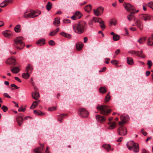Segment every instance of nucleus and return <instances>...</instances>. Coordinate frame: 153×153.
Instances as JSON below:
<instances>
[{
    "instance_id": "47",
    "label": "nucleus",
    "mask_w": 153,
    "mask_h": 153,
    "mask_svg": "<svg viewBox=\"0 0 153 153\" xmlns=\"http://www.w3.org/2000/svg\"><path fill=\"white\" fill-rule=\"evenodd\" d=\"M93 19L95 22H100V19L98 17H94L93 18Z\"/></svg>"
},
{
    "instance_id": "20",
    "label": "nucleus",
    "mask_w": 153,
    "mask_h": 153,
    "mask_svg": "<svg viewBox=\"0 0 153 153\" xmlns=\"http://www.w3.org/2000/svg\"><path fill=\"white\" fill-rule=\"evenodd\" d=\"M36 43L37 45H39L40 46L43 45L45 43V40L44 39L42 38L37 41Z\"/></svg>"
},
{
    "instance_id": "53",
    "label": "nucleus",
    "mask_w": 153,
    "mask_h": 153,
    "mask_svg": "<svg viewBox=\"0 0 153 153\" xmlns=\"http://www.w3.org/2000/svg\"><path fill=\"white\" fill-rule=\"evenodd\" d=\"M49 44L51 45H55L54 42L53 40H50L48 42Z\"/></svg>"
},
{
    "instance_id": "21",
    "label": "nucleus",
    "mask_w": 153,
    "mask_h": 153,
    "mask_svg": "<svg viewBox=\"0 0 153 153\" xmlns=\"http://www.w3.org/2000/svg\"><path fill=\"white\" fill-rule=\"evenodd\" d=\"M60 18H56L55 19L54 21L53 22V24L56 27H58L60 25Z\"/></svg>"
},
{
    "instance_id": "42",
    "label": "nucleus",
    "mask_w": 153,
    "mask_h": 153,
    "mask_svg": "<svg viewBox=\"0 0 153 153\" xmlns=\"http://www.w3.org/2000/svg\"><path fill=\"white\" fill-rule=\"evenodd\" d=\"M120 39V36L119 35L116 34L113 37V39L114 41H117L119 40Z\"/></svg>"
},
{
    "instance_id": "8",
    "label": "nucleus",
    "mask_w": 153,
    "mask_h": 153,
    "mask_svg": "<svg viewBox=\"0 0 153 153\" xmlns=\"http://www.w3.org/2000/svg\"><path fill=\"white\" fill-rule=\"evenodd\" d=\"M113 118L110 117L108 118V122H107L108 126H107V128L109 129H112L116 127V122H112Z\"/></svg>"
},
{
    "instance_id": "4",
    "label": "nucleus",
    "mask_w": 153,
    "mask_h": 153,
    "mask_svg": "<svg viewBox=\"0 0 153 153\" xmlns=\"http://www.w3.org/2000/svg\"><path fill=\"white\" fill-rule=\"evenodd\" d=\"M126 146L129 150L133 149L134 152H137L139 151V149L138 144L133 141L128 142Z\"/></svg>"
},
{
    "instance_id": "25",
    "label": "nucleus",
    "mask_w": 153,
    "mask_h": 153,
    "mask_svg": "<svg viewBox=\"0 0 153 153\" xmlns=\"http://www.w3.org/2000/svg\"><path fill=\"white\" fill-rule=\"evenodd\" d=\"M136 55L138 56L143 58H144L145 56V55L143 54L142 51H137Z\"/></svg>"
},
{
    "instance_id": "23",
    "label": "nucleus",
    "mask_w": 153,
    "mask_h": 153,
    "mask_svg": "<svg viewBox=\"0 0 153 153\" xmlns=\"http://www.w3.org/2000/svg\"><path fill=\"white\" fill-rule=\"evenodd\" d=\"M11 70L13 73L17 74L20 71V69L18 67H13Z\"/></svg>"
},
{
    "instance_id": "28",
    "label": "nucleus",
    "mask_w": 153,
    "mask_h": 153,
    "mask_svg": "<svg viewBox=\"0 0 153 153\" xmlns=\"http://www.w3.org/2000/svg\"><path fill=\"white\" fill-rule=\"evenodd\" d=\"M74 14L76 18H77V19H80L82 16V13L80 12L79 11H76L75 13H74Z\"/></svg>"
},
{
    "instance_id": "27",
    "label": "nucleus",
    "mask_w": 153,
    "mask_h": 153,
    "mask_svg": "<svg viewBox=\"0 0 153 153\" xmlns=\"http://www.w3.org/2000/svg\"><path fill=\"white\" fill-rule=\"evenodd\" d=\"M147 44L149 46L153 45V37H150L148 39Z\"/></svg>"
},
{
    "instance_id": "56",
    "label": "nucleus",
    "mask_w": 153,
    "mask_h": 153,
    "mask_svg": "<svg viewBox=\"0 0 153 153\" xmlns=\"http://www.w3.org/2000/svg\"><path fill=\"white\" fill-rule=\"evenodd\" d=\"M141 132L143 134L144 136H146L147 134L146 132L144 131L143 129H141Z\"/></svg>"
},
{
    "instance_id": "11",
    "label": "nucleus",
    "mask_w": 153,
    "mask_h": 153,
    "mask_svg": "<svg viewBox=\"0 0 153 153\" xmlns=\"http://www.w3.org/2000/svg\"><path fill=\"white\" fill-rule=\"evenodd\" d=\"M6 63L8 65H17L18 63L16 60L13 58H9L6 61Z\"/></svg>"
},
{
    "instance_id": "46",
    "label": "nucleus",
    "mask_w": 153,
    "mask_h": 153,
    "mask_svg": "<svg viewBox=\"0 0 153 153\" xmlns=\"http://www.w3.org/2000/svg\"><path fill=\"white\" fill-rule=\"evenodd\" d=\"M109 94L110 93H108L106 96V102L110 100L111 97L109 95Z\"/></svg>"
},
{
    "instance_id": "43",
    "label": "nucleus",
    "mask_w": 153,
    "mask_h": 153,
    "mask_svg": "<svg viewBox=\"0 0 153 153\" xmlns=\"http://www.w3.org/2000/svg\"><path fill=\"white\" fill-rule=\"evenodd\" d=\"M100 93L103 94L105 93V87H102L100 88L99 90Z\"/></svg>"
},
{
    "instance_id": "19",
    "label": "nucleus",
    "mask_w": 153,
    "mask_h": 153,
    "mask_svg": "<svg viewBox=\"0 0 153 153\" xmlns=\"http://www.w3.org/2000/svg\"><path fill=\"white\" fill-rule=\"evenodd\" d=\"M32 98L35 100H38L39 97V94L36 91L32 92Z\"/></svg>"
},
{
    "instance_id": "38",
    "label": "nucleus",
    "mask_w": 153,
    "mask_h": 153,
    "mask_svg": "<svg viewBox=\"0 0 153 153\" xmlns=\"http://www.w3.org/2000/svg\"><path fill=\"white\" fill-rule=\"evenodd\" d=\"M146 39V37L141 38L138 40V42L140 44H143L145 42Z\"/></svg>"
},
{
    "instance_id": "3",
    "label": "nucleus",
    "mask_w": 153,
    "mask_h": 153,
    "mask_svg": "<svg viewBox=\"0 0 153 153\" xmlns=\"http://www.w3.org/2000/svg\"><path fill=\"white\" fill-rule=\"evenodd\" d=\"M24 39L22 36L17 37L14 39L13 46L17 49L20 50L23 49L25 46L23 42Z\"/></svg>"
},
{
    "instance_id": "18",
    "label": "nucleus",
    "mask_w": 153,
    "mask_h": 153,
    "mask_svg": "<svg viewBox=\"0 0 153 153\" xmlns=\"http://www.w3.org/2000/svg\"><path fill=\"white\" fill-rule=\"evenodd\" d=\"M96 119L100 123H102L105 120V119L104 116H102L100 115H97L96 116Z\"/></svg>"
},
{
    "instance_id": "35",
    "label": "nucleus",
    "mask_w": 153,
    "mask_h": 153,
    "mask_svg": "<svg viewBox=\"0 0 153 153\" xmlns=\"http://www.w3.org/2000/svg\"><path fill=\"white\" fill-rule=\"evenodd\" d=\"M8 4V2L4 0L0 4V7H4L6 6Z\"/></svg>"
},
{
    "instance_id": "15",
    "label": "nucleus",
    "mask_w": 153,
    "mask_h": 153,
    "mask_svg": "<svg viewBox=\"0 0 153 153\" xmlns=\"http://www.w3.org/2000/svg\"><path fill=\"white\" fill-rule=\"evenodd\" d=\"M129 117L126 114H122L120 116V119L122 124L123 123H126Z\"/></svg>"
},
{
    "instance_id": "57",
    "label": "nucleus",
    "mask_w": 153,
    "mask_h": 153,
    "mask_svg": "<svg viewBox=\"0 0 153 153\" xmlns=\"http://www.w3.org/2000/svg\"><path fill=\"white\" fill-rule=\"evenodd\" d=\"M10 86L11 87H14L16 89H18L19 88V87H18L15 84H11Z\"/></svg>"
},
{
    "instance_id": "54",
    "label": "nucleus",
    "mask_w": 153,
    "mask_h": 153,
    "mask_svg": "<svg viewBox=\"0 0 153 153\" xmlns=\"http://www.w3.org/2000/svg\"><path fill=\"white\" fill-rule=\"evenodd\" d=\"M56 108L55 107H51L49 108L48 109V111H54L56 110Z\"/></svg>"
},
{
    "instance_id": "63",
    "label": "nucleus",
    "mask_w": 153,
    "mask_h": 153,
    "mask_svg": "<svg viewBox=\"0 0 153 153\" xmlns=\"http://www.w3.org/2000/svg\"><path fill=\"white\" fill-rule=\"evenodd\" d=\"M84 43H86L88 41V39L87 37H84Z\"/></svg>"
},
{
    "instance_id": "24",
    "label": "nucleus",
    "mask_w": 153,
    "mask_h": 153,
    "mask_svg": "<svg viewBox=\"0 0 153 153\" xmlns=\"http://www.w3.org/2000/svg\"><path fill=\"white\" fill-rule=\"evenodd\" d=\"M83 44L82 43H78L76 45V50L78 51H79L81 50L83 46Z\"/></svg>"
},
{
    "instance_id": "58",
    "label": "nucleus",
    "mask_w": 153,
    "mask_h": 153,
    "mask_svg": "<svg viewBox=\"0 0 153 153\" xmlns=\"http://www.w3.org/2000/svg\"><path fill=\"white\" fill-rule=\"evenodd\" d=\"M120 52V50L119 49H117L115 52V55H117Z\"/></svg>"
},
{
    "instance_id": "5",
    "label": "nucleus",
    "mask_w": 153,
    "mask_h": 153,
    "mask_svg": "<svg viewBox=\"0 0 153 153\" xmlns=\"http://www.w3.org/2000/svg\"><path fill=\"white\" fill-rule=\"evenodd\" d=\"M33 69L32 66L30 64L28 65L26 68V73H23L22 75V77L25 79H28L30 76L29 74L32 72Z\"/></svg>"
},
{
    "instance_id": "6",
    "label": "nucleus",
    "mask_w": 153,
    "mask_h": 153,
    "mask_svg": "<svg viewBox=\"0 0 153 153\" xmlns=\"http://www.w3.org/2000/svg\"><path fill=\"white\" fill-rule=\"evenodd\" d=\"M27 12H25L24 14V17L25 18H33L38 16L41 13V12L40 11H33L30 12V13H27Z\"/></svg>"
},
{
    "instance_id": "9",
    "label": "nucleus",
    "mask_w": 153,
    "mask_h": 153,
    "mask_svg": "<svg viewBox=\"0 0 153 153\" xmlns=\"http://www.w3.org/2000/svg\"><path fill=\"white\" fill-rule=\"evenodd\" d=\"M79 115L82 117H87L88 115V112L86 109L84 108H80L78 110Z\"/></svg>"
},
{
    "instance_id": "30",
    "label": "nucleus",
    "mask_w": 153,
    "mask_h": 153,
    "mask_svg": "<svg viewBox=\"0 0 153 153\" xmlns=\"http://www.w3.org/2000/svg\"><path fill=\"white\" fill-rule=\"evenodd\" d=\"M59 28H56L55 30H53L51 33H50V35L51 36H53L55 35L56 33L59 31Z\"/></svg>"
},
{
    "instance_id": "51",
    "label": "nucleus",
    "mask_w": 153,
    "mask_h": 153,
    "mask_svg": "<svg viewBox=\"0 0 153 153\" xmlns=\"http://www.w3.org/2000/svg\"><path fill=\"white\" fill-rule=\"evenodd\" d=\"M63 23H69L71 22L70 20L68 19H64L63 20Z\"/></svg>"
},
{
    "instance_id": "31",
    "label": "nucleus",
    "mask_w": 153,
    "mask_h": 153,
    "mask_svg": "<svg viewBox=\"0 0 153 153\" xmlns=\"http://www.w3.org/2000/svg\"><path fill=\"white\" fill-rule=\"evenodd\" d=\"M14 30L16 33L20 32L21 30V25H16L14 28Z\"/></svg>"
},
{
    "instance_id": "12",
    "label": "nucleus",
    "mask_w": 153,
    "mask_h": 153,
    "mask_svg": "<svg viewBox=\"0 0 153 153\" xmlns=\"http://www.w3.org/2000/svg\"><path fill=\"white\" fill-rule=\"evenodd\" d=\"M39 144L41 146L34 149V153H43L45 148L44 144L40 143Z\"/></svg>"
},
{
    "instance_id": "41",
    "label": "nucleus",
    "mask_w": 153,
    "mask_h": 153,
    "mask_svg": "<svg viewBox=\"0 0 153 153\" xmlns=\"http://www.w3.org/2000/svg\"><path fill=\"white\" fill-rule=\"evenodd\" d=\"M94 15L97 16H99L101 15L100 13V11L99 12V11H98L97 8L96 9L94 10Z\"/></svg>"
},
{
    "instance_id": "40",
    "label": "nucleus",
    "mask_w": 153,
    "mask_h": 153,
    "mask_svg": "<svg viewBox=\"0 0 153 153\" xmlns=\"http://www.w3.org/2000/svg\"><path fill=\"white\" fill-rule=\"evenodd\" d=\"M106 116L108 114L110 113L111 111V110L110 109L109 107L106 105Z\"/></svg>"
},
{
    "instance_id": "36",
    "label": "nucleus",
    "mask_w": 153,
    "mask_h": 153,
    "mask_svg": "<svg viewBox=\"0 0 153 153\" xmlns=\"http://www.w3.org/2000/svg\"><path fill=\"white\" fill-rule=\"evenodd\" d=\"M52 7V4L50 2H48L46 6V8L48 10H50Z\"/></svg>"
},
{
    "instance_id": "49",
    "label": "nucleus",
    "mask_w": 153,
    "mask_h": 153,
    "mask_svg": "<svg viewBox=\"0 0 153 153\" xmlns=\"http://www.w3.org/2000/svg\"><path fill=\"white\" fill-rule=\"evenodd\" d=\"M111 63L113 65H116L115 66L116 67H118L117 64H118V62L116 60H114L111 61Z\"/></svg>"
},
{
    "instance_id": "60",
    "label": "nucleus",
    "mask_w": 153,
    "mask_h": 153,
    "mask_svg": "<svg viewBox=\"0 0 153 153\" xmlns=\"http://www.w3.org/2000/svg\"><path fill=\"white\" fill-rule=\"evenodd\" d=\"M15 79L17 81L19 82H21L22 81L21 80L19 79V78L18 77H14Z\"/></svg>"
},
{
    "instance_id": "14",
    "label": "nucleus",
    "mask_w": 153,
    "mask_h": 153,
    "mask_svg": "<svg viewBox=\"0 0 153 153\" xmlns=\"http://www.w3.org/2000/svg\"><path fill=\"white\" fill-rule=\"evenodd\" d=\"M97 109L100 111L101 114H105V106L104 105L98 104L97 106Z\"/></svg>"
},
{
    "instance_id": "32",
    "label": "nucleus",
    "mask_w": 153,
    "mask_h": 153,
    "mask_svg": "<svg viewBox=\"0 0 153 153\" xmlns=\"http://www.w3.org/2000/svg\"><path fill=\"white\" fill-rule=\"evenodd\" d=\"M33 112L34 114L36 115L42 116L44 114V113H42L40 110H34L33 111Z\"/></svg>"
},
{
    "instance_id": "22",
    "label": "nucleus",
    "mask_w": 153,
    "mask_h": 153,
    "mask_svg": "<svg viewBox=\"0 0 153 153\" xmlns=\"http://www.w3.org/2000/svg\"><path fill=\"white\" fill-rule=\"evenodd\" d=\"M40 102L39 100L38 101H35L33 102L31 106L30 107V108L31 109H33L37 106L38 104Z\"/></svg>"
},
{
    "instance_id": "45",
    "label": "nucleus",
    "mask_w": 153,
    "mask_h": 153,
    "mask_svg": "<svg viewBox=\"0 0 153 153\" xmlns=\"http://www.w3.org/2000/svg\"><path fill=\"white\" fill-rule=\"evenodd\" d=\"M26 110L25 107H23L22 106L20 107L18 109V111L19 112H24Z\"/></svg>"
},
{
    "instance_id": "44",
    "label": "nucleus",
    "mask_w": 153,
    "mask_h": 153,
    "mask_svg": "<svg viewBox=\"0 0 153 153\" xmlns=\"http://www.w3.org/2000/svg\"><path fill=\"white\" fill-rule=\"evenodd\" d=\"M100 26L101 28L102 29L104 28L105 27V26L104 24V22L103 21H101L99 22Z\"/></svg>"
},
{
    "instance_id": "55",
    "label": "nucleus",
    "mask_w": 153,
    "mask_h": 153,
    "mask_svg": "<svg viewBox=\"0 0 153 153\" xmlns=\"http://www.w3.org/2000/svg\"><path fill=\"white\" fill-rule=\"evenodd\" d=\"M147 65L150 67L152 65V63L151 60H148L147 61Z\"/></svg>"
},
{
    "instance_id": "33",
    "label": "nucleus",
    "mask_w": 153,
    "mask_h": 153,
    "mask_svg": "<svg viewBox=\"0 0 153 153\" xmlns=\"http://www.w3.org/2000/svg\"><path fill=\"white\" fill-rule=\"evenodd\" d=\"M85 10L88 13H89L91 10V6L90 5L86 6L84 8Z\"/></svg>"
},
{
    "instance_id": "34",
    "label": "nucleus",
    "mask_w": 153,
    "mask_h": 153,
    "mask_svg": "<svg viewBox=\"0 0 153 153\" xmlns=\"http://www.w3.org/2000/svg\"><path fill=\"white\" fill-rule=\"evenodd\" d=\"M117 21L115 19H111L109 24V26H111L112 25L115 26L116 25Z\"/></svg>"
},
{
    "instance_id": "16",
    "label": "nucleus",
    "mask_w": 153,
    "mask_h": 153,
    "mask_svg": "<svg viewBox=\"0 0 153 153\" xmlns=\"http://www.w3.org/2000/svg\"><path fill=\"white\" fill-rule=\"evenodd\" d=\"M140 18L145 21H149L151 19V16L148 14H142L140 16Z\"/></svg>"
},
{
    "instance_id": "7",
    "label": "nucleus",
    "mask_w": 153,
    "mask_h": 153,
    "mask_svg": "<svg viewBox=\"0 0 153 153\" xmlns=\"http://www.w3.org/2000/svg\"><path fill=\"white\" fill-rule=\"evenodd\" d=\"M119 127L118 128L117 131L120 135H125L127 134V130L126 128L124 127L122 123L120 121L118 122Z\"/></svg>"
},
{
    "instance_id": "61",
    "label": "nucleus",
    "mask_w": 153,
    "mask_h": 153,
    "mask_svg": "<svg viewBox=\"0 0 153 153\" xmlns=\"http://www.w3.org/2000/svg\"><path fill=\"white\" fill-rule=\"evenodd\" d=\"M71 18L72 19H73V20H75L77 19V18H76V16H75L74 14V15L73 16L71 17Z\"/></svg>"
},
{
    "instance_id": "50",
    "label": "nucleus",
    "mask_w": 153,
    "mask_h": 153,
    "mask_svg": "<svg viewBox=\"0 0 153 153\" xmlns=\"http://www.w3.org/2000/svg\"><path fill=\"white\" fill-rule=\"evenodd\" d=\"M97 9H98V11H100V14H101L103 12V9L102 7H99L97 8Z\"/></svg>"
},
{
    "instance_id": "37",
    "label": "nucleus",
    "mask_w": 153,
    "mask_h": 153,
    "mask_svg": "<svg viewBox=\"0 0 153 153\" xmlns=\"http://www.w3.org/2000/svg\"><path fill=\"white\" fill-rule=\"evenodd\" d=\"M66 114H60L58 116V120L61 123L62 122V120L64 116Z\"/></svg>"
},
{
    "instance_id": "2",
    "label": "nucleus",
    "mask_w": 153,
    "mask_h": 153,
    "mask_svg": "<svg viewBox=\"0 0 153 153\" xmlns=\"http://www.w3.org/2000/svg\"><path fill=\"white\" fill-rule=\"evenodd\" d=\"M86 23L84 21H81L78 23L74 25L73 27L75 32L78 34L82 33L85 30Z\"/></svg>"
},
{
    "instance_id": "64",
    "label": "nucleus",
    "mask_w": 153,
    "mask_h": 153,
    "mask_svg": "<svg viewBox=\"0 0 153 153\" xmlns=\"http://www.w3.org/2000/svg\"><path fill=\"white\" fill-rule=\"evenodd\" d=\"M94 23V20L93 19L90 20L88 24L89 25H92Z\"/></svg>"
},
{
    "instance_id": "52",
    "label": "nucleus",
    "mask_w": 153,
    "mask_h": 153,
    "mask_svg": "<svg viewBox=\"0 0 153 153\" xmlns=\"http://www.w3.org/2000/svg\"><path fill=\"white\" fill-rule=\"evenodd\" d=\"M148 6L150 7L153 10V2L151 1L148 4Z\"/></svg>"
},
{
    "instance_id": "29",
    "label": "nucleus",
    "mask_w": 153,
    "mask_h": 153,
    "mask_svg": "<svg viewBox=\"0 0 153 153\" xmlns=\"http://www.w3.org/2000/svg\"><path fill=\"white\" fill-rule=\"evenodd\" d=\"M127 61L128 64L129 65H132L134 63L133 59L131 57H127Z\"/></svg>"
},
{
    "instance_id": "17",
    "label": "nucleus",
    "mask_w": 153,
    "mask_h": 153,
    "mask_svg": "<svg viewBox=\"0 0 153 153\" xmlns=\"http://www.w3.org/2000/svg\"><path fill=\"white\" fill-rule=\"evenodd\" d=\"M3 35L6 37L9 38L12 36V34L9 30H7L3 32Z\"/></svg>"
},
{
    "instance_id": "26",
    "label": "nucleus",
    "mask_w": 153,
    "mask_h": 153,
    "mask_svg": "<svg viewBox=\"0 0 153 153\" xmlns=\"http://www.w3.org/2000/svg\"><path fill=\"white\" fill-rule=\"evenodd\" d=\"M60 34L63 36V37H64L65 38H68V39H70L71 38V35L69 34H67L66 33H65L64 32H62L60 33Z\"/></svg>"
},
{
    "instance_id": "1",
    "label": "nucleus",
    "mask_w": 153,
    "mask_h": 153,
    "mask_svg": "<svg viewBox=\"0 0 153 153\" xmlns=\"http://www.w3.org/2000/svg\"><path fill=\"white\" fill-rule=\"evenodd\" d=\"M123 6L126 11L130 13L128 16L127 18L129 21H131L134 16V14L138 12L139 10H138L135 11V8L129 3H124Z\"/></svg>"
},
{
    "instance_id": "13",
    "label": "nucleus",
    "mask_w": 153,
    "mask_h": 153,
    "mask_svg": "<svg viewBox=\"0 0 153 153\" xmlns=\"http://www.w3.org/2000/svg\"><path fill=\"white\" fill-rule=\"evenodd\" d=\"M23 114L20 113L18 114L17 117L16 118V121L19 126H21L23 123Z\"/></svg>"
},
{
    "instance_id": "48",
    "label": "nucleus",
    "mask_w": 153,
    "mask_h": 153,
    "mask_svg": "<svg viewBox=\"0 0 153 153\" xmlns=\"http://www.w3.org/2000/svg\"><path fill=\"white\" fill-rule=\"evenodd\" d=\"M1 108L4 112L7 111L8 110L7 107L4 105H3Z\"/></svg>"
},
{
    "instance_id": "10",
    "label": "nucleus",
    "mask_w": 153,
    "mask_h": 153,
    "mask_svg": "<svg viewBox=\"0 0 153 153\" xmlns=\"http://www.w3.org/2000/svg\"><path fill=\"white\" fill-rule=\"evenodd\" d=\"M134 21L135 25L140 30H142L143 29V25L142 21L138 19H134Z\"/></svg>"
},
{
    "instance_id": "62",
    "label": "nucleus",
    "mask_w": 153,
    "mask_h": 153,
    "mask_svg": "<svg viewBox=\"0 0 153 153\" xmlns=\"http://www.w3.org/2000/svg\"><path fill=\"white\" fill-rule=\"evenodd\" d=\"M4 96H5V97H7L9 98H10V97L8 95V94H7V93H4Z\"/></svg>"
},
{
    "instance_id": "39",
    "label": "nucleus",
    "mask_w": 153,
    "mask_h": 153,
    "mask_svg": "<svg viewBox=\"0 0 153 153\" xmlns=\"http://www.w3.org/2000/svg\"><path fill=\"white\" fill-rule=\"evenodd\" d=\"M106 149L107 150V151L108 152L110 150L113 151L114 150L113 148H111V146L109 144H106Z\"/></svg>"
},
{
    "instance_id": "59",
    "label": "nucleus",
    "mask_w": 153,
    "mask_h": 153,
    "mask_svg": "<svg viewBox=\"0 0 153 153\" xmlns=\"http://www.w3.org/2000/svg\"><path fill=\"white\" fill-rule=\"evenodd\" d=\"M136 52H137V51H135L134 50L131 51L129 52V53H131V54H136Z\"/></svg>"
}]
</instances>
